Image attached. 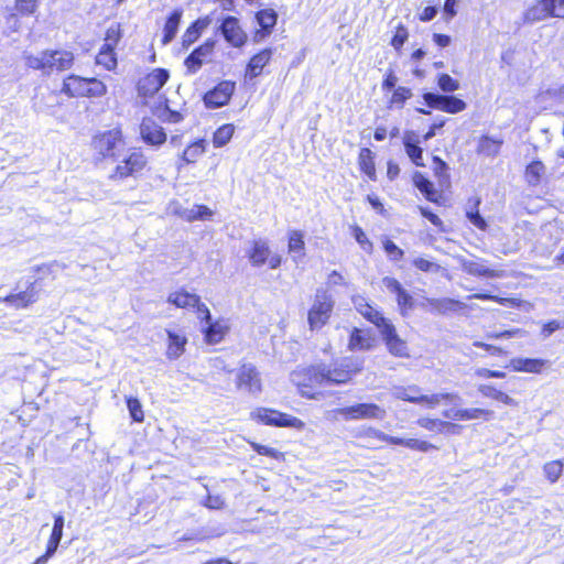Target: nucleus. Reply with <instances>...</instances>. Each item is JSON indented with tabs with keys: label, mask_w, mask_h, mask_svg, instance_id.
<instances>
[{
	"label": "nucleus",
	"mask_w": 564,
	"mask_h": 564,
	"mask_svg": "<svg viewBox=\"0 0 564 564\" xmlns=\"http://www.w3.org/2000/svg\"><path fill=\"white\" fill-rule=\"evenodd\" d=\"M219 31L226 42L234 47H241L247 42V34L241 29L239 20L235 17H225L219 25Z\"/></svg>",
	"instance_id": "15"
},
{
	"label": "nucleus",
	"mask_w": 564,
	"mask_h": 564,
	"mask_svg": "<svg viewBox=\"0 0 564 564\" xmlns=\"http://www.w3.org/2000/svg\"><path fill=\"white\" fill-rule=\"evenodd\" d=\"M167 302L181 308L194 307L196 308L198 318H207L208 321L210 318V312L208 307L200 302L199 296L194 293H189L184 289L170 293Z\"/></svg>",
	"instance_id": "11"
},
{
	"label": "nucleus",
	"mask_w": 564,
	"mask_h": 564,
	"mask_svg": "<svg viewBox=\"0 0 564 564\" xmlns=\"http://www.w3.org/2000/svg\"><path fill=\"white\" fill-rule=\"evenodd\" d=\"M547 18H564V0H540L525 12V20L538 22Z\"/></svg>",
	"instance_id": "9"
},
{
	"label": "nucleus",
	"mask_w": 564,
	"mask_h": 564,
	"mask_svg": "<svg viewBox=\"0 0 564 564\" xmlns=\"http://www.w3.org/2000/svg\"><path fill=\"white\" fill-rule=\"evenodd\" d=\"M127 406L130 413V416L134 422H142L144 420V414L142 410V405L137 398H128Z\"/></svg>",
	"instance_id": "47"
},
{
	"label": "nucleus",
	"mask_w": 564,
	"mask_h": 564,
	"mask_svg": "<svg viewBox=\"0 0 564 564\" xmlns=\"http://www.w3.org/2000/svg\"><path fill=\"white\" fill-rule=\"evenodd\" d=\"M563 463L561 460H552L545 463L543 466V473L545 478L551 482H556L563 473Z\"/></svg>",
	"instance_id": "43"
},
{
	"label": "nucleus",
	"mask_w": 564,
	"mask_h": 564,
	"mask_svg": "<svg viewBox=\"0 0 564 564\" xmlns=\"http://www.w3.org/2000/svg\"><path fill=\"white\" fill-rule=\"evenodd\" d=\"M272 54L273 52L271 48H264L258 54L253 55L247 64L246 77H249L250 79L258 77L262 73L265 65H268L270 62Z\"/></svg>",
	"instance_id": "26"
},
{
	"label": "nucleus",
	"mask_w": 564,
	"mask_h": 564,
	"mask_svg": "<svg viewBox=\"0 0 564 564\" xmlns=\"http://www.w3.org/2000/svg\"><path fill=\"white\" fill-rule=\"evenodd\" d=\"M290 379L299 387L301 394L308 399H317L319 392H314L312 389L317 386H324L321 364L299 368L291 372Z\"/></svg>",
	"instance_id": "4"
},
{
	"label": "nucleus",
	"mask_w": 564,
	"mask_h": 564,
	"mask_svg": "<svg viewBox=\"0 0 564 564\" xmlns=\"http://www.w3.org/2000/svg\"><path fill=\"white\" fill-rule=\"evenodd\" d=\"M270 251L269 243L265 239L253 240L250 249L247 251L251 265L259 268L267 263Z\"/></svg>",
	"instance_id": "24"
},
{
	"label": "nucleus",
	"mask_w": 564,
	"mask_h": 564,
	"mask_svg": "<svg viewBox=\"0 0 564 564\" xmlns=\"http://www.w3.org/2000/svg\"><path fill=\"white\" fill-rule=\"evenodd\" d=\"M420 213L421 215L426 218L432 225L434 226H441L442 225V220L441 218L434 214L433 212H431L427 207H420Z\"/></svg>",
	"instance_id": "61"
},
{
	"label": "nucleus",
	"mask_w": 564,
	"mask_h": 564,
	"mask_svg": "<svg viewBox=\"0 0 564 564\" xmlns=\"http://www.w3.org/2000/svg\"><path fill=\"white\" fill-rule=\"evenodd\" d=\"M467 217L474 226L479 229H485L486 221L478 212H468Z\"/></svg>",
	"instance_id": "63"
},
{
	"label": "nucleus",
	"mask_w": 564,
	"mask_h": 564,
	"mask_svg": "<svg viewBox=\"0 0 564 564\" xmlns=\"http://www.w3.org/2000/svg\"><path fill=\"white\" fill-rule=\"evenodd\" d=\"M205 152V141L198 140L188 145L182 155L185 163H194Z\"/></svg>",
	"instance_id": "42"
},
{
	"label": "nucleus",
	"mask_w": 564,
	"mask_h": 564,
	"mask_svg": "<svg viewBox=\"0 0 564 564\" xmlns=\"http://www.w3.org/2000/svg\"><path fill=\"white\" fill-rule=\"evenodd\" d=\"M412 97V90L408 87L399 86L394 88L390 104L402 108L404 102Z\"/></svg>",
	"instance_id": "45"
},
{
	"label": "nucleus",
	"mask_w": 564,
	"mask_h": 564,
	"mask_svg": "<svg viewBox=\"0 0 564 564\" xmlns=\"http://www.w3.org/2000/svg\"><path fill=\"white\" fill-rule=\"evenodd\" d=\"M170 74L164 68H156L141 78L138 83V91L141 96H153L169 80Z\"/></svg>",
	"instance_id": "16"
},
{
	"label": "nucleus",
	"mask_w": 564,
	"mask_h": 564,
	"mask_svg": "<svg viewBox=\"0 0 564 564\" xmlns=\"http://www.w3.org/2000/svg\"><path fill=\"white\" fill-rule=\"evenodd\" d=\"M370 150L362 149L360 153V166L365 174H367L370 178H373L376 175L375 164L370 158Z\"/></svg>",
	"instance_id": "48"
},
{
	"label": "nucleus",
	"mask_w": 564,
	"mask_h": 564,
	"mask_svg": "<svg viewBox=\"0 0 564 564\" xmlns=\"http://www.w3.org/2000/svg\"><path fill=\"white\" fill-rule=\"evenodd\" d=\"M74 55L69 51L53 50L45 51L46 74L64 72L72 67Z\"/></svg>",
	"instance_id": "20"
},
{
	"label": "nucleus",
	"mask_w": 564,
	"mask_h": 564,
	"mask_svg": "<svg viewBox=\"0 0 564 564\" xmlns=\"http://www.w3.org/2000/svg\"><path fill=\"white\" fill-rule=\"evenodd\" d=\"M62 91L69 97H101L107 93V87L94 77L69 75L64 79Z\"/></svg>",
	"instance_id": "3"
},
{
	"label": "nucleus",
	"mask_w": 564,
	"mask_h": 564,
	"mask_svg": "<svg viewBox=\"0 0 564 564\" xmlns=\"http://www.w3.org/2000/svg\"><path fill=\"white\" fill-rule=\"evenodd\" d=\"M494 149V139L490 137H482L479 140L477 151L480 154L490 155Z\"/></svg>",
	"instance_id": "60"
},
{
	"label": "nucleus",
	"mask_w": 564,
	"mask_h": 564,
	"mask_svg": "<svg viewBox=\"0 0 564 564\" xmlns=\"http://www.w3.org/2000/svg\"><path fill=\"white\" fill-rule=\"evenodd\" d=\"M278 15L272 9L260 10L256 14V20L260 26V30L254 34V41L259 42L263 40L276 23Z\"/></svg>",
	"instance_id": "25"
},
{
	"label": "nucleus",
	"mask_w": 564,
	"mask_h": 564,
	"mask_svg": "<svg viewBox=\"0 0 564 564\" xmlns=\"http://www.w3.org/2000/svg\"><path fill=\"white\" fill-rule=\"evenodd\" d=\"M334 307L332 295L324 289H317L314 303L308 311V324L311 329L324 326L330 317Z\"/></svg>",
	"instance_id": "6"
},
{
	"label": "nucleus",
	"mask_w": 564,
	"mask_h": 564,
	"mask_svg": "<svg viewBox=\"0 0 564 564\" xmlns=\"http://www.w3.org/2000/svg\"><path fill=\"white\" fill-rule=\"evenodd\" d=\"M423 99L430 108L438 109L448 113H458L466 109V102L453 95L425 93L423 95Z\"/></svg>",
	"instance_id": "13"
},
{
	"label": "nucleus",
	"mask_w": 564,
	"mask_h": 564,
	"mask_svg": "<svg viewBox=\"0 0 564 564\" xmlns=\"http://www.w3.org/2000/svg\"><path fill=\"white\" fill-rule=\"evenodd\" d=\"M356 310L370 323L376 325L378 329L382 328V325L388 324L390 321L387 319L378 310L372 307L364 297L357 296L354 299Z\"/></svg>",
	"instance_id": "23"
},
{
	"label": "nucleus",
	"mask_w": 564,
	"mask_h": 564,
	"mask_svg": "<svg viewBox=\"0 0 564 564\" xmlns=\"http://www.w3.org/2000/svg\"><path fill=\"white\" fill-rule=\"evenodd\" d=\"M252 447L259 455L269 456V457H272L275 459H278L282 456V453L273 447H269V446L256 444V443L252 444Z\"/></svg>",
	"instance_id": "59"
},
{
	"label": "nucleus",
	"mask_w": 564,
	"mask_h": 564,
	"mask_svg": "<svg viewBox=\"0 0 564 564\" xmlns=\"http://www.w3.org/2000/svg\"><path fill=\"white\" fill-rule=\"evenodd\" d=\"M379 332L388 347V350L392 355L397 357L409 356L406 343L399 337L395 327L391 322H389L386 325H382V328L379 329Z\"/></svg>",
	"instance_id": "19"
},
{
	"label": "nucleus",
	"mask_w": 564,
	"mask_h": 564,
	"mask_svg": "<svg viewBox=\"0 0 564 564\" xmlns=\"http://www.w3.org/2000/svg\"><path fill=\"white\" fill-rule=\"evenodd\" d=\"M430 311L436 314H447L457 312L465 307V304L454 299H426Z\"/></svg>",
	"instance_id": "28"
},
{
	"label": "nucleus",
	"mask_w": 564,
	"mask_h": 564,
	"mask_svg": "<svg viewBox=\"0 0 564 564\" xmlns=\"http://www.w3.org/2000/svg\"><path fill=\"white\" fill-rule=\"evenodd\" d=\"M181 216L187 221L206 220L213 216V212L205 205H193L184 209Z\"/></svg>",
	"instance_id": "39"
},
{
	"label": "nucleus",
	"mask_w": 564,
	"mask_h": 564,
	"mask_svg": "<svg viewBox=\"0 0 564 564\" xmlns=\"http://www.w3.org/2000/svg\"><path fill=\"white\" fill-rule=\"evenodd\" d=\"M251 415L265 425L293 427L297 430L304 426V423L300 419L273 409L259 408L252 412Z\"/></svg>",
	"instance_id": "8"
},
{
	"label": "nucleus",
	"mask_w": 564,
	"mask_h": 564,
	"mask_svg": "<svg viewBox=\"0 0 564 564\" xmlns=\"http://www.w3.org/2000/svg\"><path fill=\"white\" fill-rule=\"evenodd\" d=\"M386 289L397 295V303L402 316L408 314V311L414 307V300L412 295L402 286V284L394 278L386 276L382 280Z\"/></svg>",
	"instance_id": "17"
},
{
	"label": "nucleus",
	"mask_w": 564,
	"mask_h": 564,
	"mask_svg": "<svg viewBox=\"0 0 564 564\" xmlns=\"http://www.w3.org/2000/svg\"><path fill=\"white\" fill-rule=\"evenodd\" d=\"M140 134L144 143L161 145L166 141L163 128L151 118H144L140 124Z\"/></svg>",
	"instance_id": "21"
},
{
	"label": "nucleus",
	"mask_w": 564,
	"mask_h": 564,
	"mask_svg": "<svg viewBox=\"0 0 564 564\" xmlns=\"http://www.w3.org/2000/svg\"><path fill=\"white\" fill-rule=\"evenodd\" d=\"M417 424L429 431H440L441 427L449 425L447 422H443L436 419L421 417Z\"/></svg>",
	"instance_id": "53"
},
{
	"label": "nucleus",
	"mask_w": 564,
	"mask_h": 564,
	"mask_svg": "<svg viewBox=\"0 0 564 564\" xmlns=\"http://www.w3.org/2000/svg\"><path fill=\"white\" fill-rule=\"evenodd\" d=\"M413 182L427 200L436 202L437 193L430 180H427L422 173L416 172L413 175Z\"/></svg>",
	"instance_id": "38"
},
{
	"label": "nucleus",
	"mask_w": 564,
	"mask_h": 564,
	"mask_svg": "<svg viewBox=\"0 0 564 564\" xmlns=\"http://www.w3.org/2000/svg\"><path fill=\"white\" fill-rule=\"evenodd\" d=\"M122 159L118 160V164L115 169L111 177L113 178H126L132 176L143 170L147 164V159L143 153L139 150L130 151L128 154L122 155Z\"/></svg>",
	"instance_id": "10"
},
{
	"label": "nucleus",
	"mask_w": 564,
	"mask_h": 564,
	"mask_svg": "<svg viewBox=\"0 0 564 564\" xmlns=\"http://www.w3.org/2000/svg\"><path fill=\"white\" fill-rule=\"evenodd\" d=\"M404 150L411 162L416 166H424L423 149L420 147V137L415 131L408 130L403 138Z\"/></svg>",
	"instance_id": "22"
},
{
	"label": "nucleus",
	"mask_w": 564,
	"mask_h": 564,
	"mask_svg": "<svg viewBox=\"0 0 564 564\" xmlns=\"http://www.w3.org/2000/svg\"><path fill=\"white\" fill-rule=\"evenodd\" d=\"M383 249L392 261H400L404 256V251L390 239L383 241Z\"/></svg>",
	"instance_id": "51"
},
{
	"label": "nucleus",
	"mask_w": 564,
	"mask_h": 564,
	"mask_svg": "<svg viewBox=\"0 0 564 564\" xmlns=\"http://www.w3.org/2000/svg\"><path fill=\"white\" fill-rule=\"evenodd\" d=\"M393 398L398 400L408 401L416 404H425L427 408L433 409L438 405L442 401L451 404H456L460 398L454 393H434L425 395L421 393V388L413 384L408 387H393Z\"/></svg>",
	"instance_id": "2"
},
{
	"label": "nucleus",
	"mask_w": 564,
	"mask_h": 564,
	"mask_svg": "<svg viewBox=\"0 0 564 564\" xmlns=\"http://www.w3.org/2000/svg\"><path fill=\"white\" fill-rule=\"evenodd\" d=\"M208 509L219 510L225 506L224 498L220 495L208 494L206 499L202 502Z\"/></svg>",
	"instance_id": "56"
},
{
	"label": "nucleus",
	"mask_w": 564,
	"mask_h": 564,
	"mask_svg": "<svg viewBox=\"0 0 564 564\" xmlns=\"http://www.w3.org/2000/svg\"><path fill=\"white\" fill-rule=\"evenodd\" d=\"M236 88L231 80H223L204 95V104L207 108L215 109L228 104Z\"/></svg>",
	"instance_id": "14"
},
{
	"label": "nucleus",
	"mask_w": 564,
	"mask_h": 564,
	"mask_svg": "<svg viewBox=\"0 0 564 564\" xmlns=\"http://www.w3.org/2000/svg\"><path fill=\"white\" fill-rule=\"evenodd\" d=\"M200 319L206 323L203 330L207 343H219L224 338L227 327L224 326L220 322H213L212 317L209 318V321L207 318Z\"/></svg>",
	"instance_id": "32"
},
{
	"label": "nucleus",
	"mask_w": 564,
	"mask_h": 564,
	"mask_svg": "<svg viewBox=\"0 0 564 564\" xmlns=\"http://www.w3.org/2000/svg\"><path fill=\"white\" fill-rule=\"evenodd\" d=\"M459 0H445L444 3V14L446 15V19H453L456 15V6Z\"/></svg>",
	"instance_id": "64"
},
{
	"label": "nucleus",
	"mask_w": 564,
	"mask_h": 564,
	"mask_svg": "<svg viewBox=\"0 0 564 564\" xmlns=\"http://www.w3.org/2000/svg\"><path fill=\"white\" fill-rule=\"evenodd\" d=\"M344 420H382L387 412L383 408L375 403H357L354 405L336 409L334 411Z\"/></svg>",
	"instance_id": "7"
},
{
	"label": "nucleus",
	"mask_w": 564,
	"mask_h": 564,
	"mask_svg": "<svg viewBox=\"0 0 564 564\" xmlns=\"http://www.w3.org/2000/svg\"><path fill=\"white\" fill-rule=\"evenodd\" d=\"M96 63L98 65H102L108 70H111L117 66V57L112 43H104L96 56Z\"/></svg>",
	"instance_id": "35"
},
{
	"label": "nucleus",
	"mask_w": 564,
	"mask_h": 564,
	"mask_svg": "<svg viewBox=\"0 0 564 564\" xmlns=\"http://www.w3.org/2000/svg\"><path fill=\"white\" fill-rule=\"evenodd\" d=\"M37 299V292L32 282L29 283L26 290L11 293L4 301L15 308L26 307L29 304L34 303Z\"/></svg>",
	"instance_id": "27"
},
{
	"label": "nucleus",
	"mask_w": 564,
	"mask_h": 564,
	"mask_svg": "<svg viewBox=\"0 0 564 564\" xmlns=\"http://www.w3.org/2000/svg\"><path fill=\"white\" fill-rule=\"evenodd\" d=\"M354 237L365 251L369 252L371 250L372 243L369 241L366 234L360 227L354 228Z\"/></svg>",
	"instance_id": "58"
},
{
	"label": "nucleus",
	"mask_w": 564,
	"mask_h": 564,
	"mask_svg": "<svg viewBox=\"0 0 564 564\" xmlns=\"http://www.w3.org/2000/svg\"><path fill=\"white\" fill-rule=\"evenodd\" d=\"M495 399H496V406L498 404L510 405L513 408L517 406V402L512 398H510L508 394H506L501 391H496Z\"/></svg>",
	"instance_id": "62"
},
{
	"label": "nucleus",
	"mask_w": 564,
	"mask_h": 564,
	"mask_svg": "<svg viewBox=\"0 0 564 564\" xmlns=\"http://www.w3.org/2000/svg\"><path fill=\"white\" fill-rule=\"evenodd\" d=\"M64 517L62 514L54 516V524L51 536L47 542L48 553H55L63 536Z\"/></svg>",
	"instance_id": "36"
},
{
	"label": "nucleus",
	"mask_w": 564,
	"mask_h": 564,
	"mask_svg": "<svg viewBox=\"0 0 564 564\" xmlns=\"http://www.w3.org/2000/svg\"><path fill=\"white\" fill-rule=\"evenodd\" d=\"M159 117L165 121V122H170V123H178L183 120V116L181 112L178 111H175V110H171L169 108V106H165V108L163 109V111L159 115Z\"/></svg>",
	"instance_id": "55"
},
{
	"label": "nucleus",
	"mask_w": 564,
	"mask_h": 564,
	"mask_svg": "<svg viewBox=\"0 0 564 564\" xmlns=\"http://www.w3.org/2000/svg\"><path fill=\"white\" fill-rule=\"evenodd\" d=\"M544 172L545 167L543 163L540 161H533L527 166L525 178L530 185H538Z\"/></svg>",
	"instance_id": "41"
},
{
	"label": "nucleus",
	"mask_w": 564,
	"mask_h": 564,
	"mask_svg": "<svg viewBox=\"0 0 564 564\" xmlns=\"http://www.w3.org/2000/svg\"><path fill=\"white\" fill-rule=\"evenodd\" d=\"M348 347L350 350H368L372 347V338L365 330L354 328Z\"/></svg>",
	"instance_id": "34"
},
{
	"label": "nucleus",
	"mask_w": 564,
	"mask_h": 564,
	"mask_svg": "<svg viewBox=\"0 0 564 564\" xmlns=\"http://www.w3.org/2000/svg\"><path fill=\"white\" fill-rule=\"evenodd\" d=\"M235 131V127L232 124L226 123L219 127L213 137V142L216 148H221L226 145L230 139L232 138Z\"/></svg>",
	"instance_id": "40"
},
{
	"label": "nucleus",
	"mask_w": 564,
	"mask_h": 564,
	"mask_svg": "<svg viewBox=\"0 0 564 564\" xmlns=\"http://www.w3.org/2000/svg\"><path fill=\"white\" fill-rule=\"evenodd\" d=\"M413 265L422 272L437 271L440 265L424 258H415Z\"/></svg>",
	"instance_id": "54"
},
{
	"label": "nucleus",
	"mask_w": 564,
	"mask_h": 564,
	"mask_svg": "<svg viewBox=\"0 0 564 564\" xmlns=\"http://www.w3.org/2000/svg\"><path fill=\"white\" fill-rule=\"evenodd\" d=\"M25 65L29 68L42 70L46 74V63H45V51L39 55H32L29 53H24Z\"/></svg>",
	"instance_id": "44"
},
{
	"label": "nucleus",
	"mask_w": 564,
	"mask_h": 564,
	"mask_svg": "<svg viewBox=\"0 0 564 564\" xmlns=\"http://www.w3.org/2000/svg\"><path fill=\"white\" fill-rule=\"evenodd\" d=\"M408 30L404 28V26H399L397 29V32L395 34L393 35V37L391 39V45L399 50L400 47L403 46V44L405 43V41L408 40Z\"/></svg>",
	"instance_id": "57"
},
{
	"label": "nucleus",
	"mask_w": 564,
	"mask_h": 564,
	"mask_svg": "<svg viewBox=\"0 0 564 564\" xmlns=\"http://www.w3.org/2000/svg\"><path fill=\"white\" fill-rule=\"evenodd\" d=\"M237 388L252 395H259L262 391L260 372L252 364H243L237 372Z\"/></svg>",
	"instance_id": "12"
},
{
	"label": "nucleus",
	"mask_w": 564,
	"mask_h": 564,
	"mask_svg": "<svg viewBox=\"0 0 564 564\" xmlns=\"http://www.w3.org/2000/svg\"><path fill=\"white\" fill-rule=\"evenodd\" d=\"M484 414L485 411L481 409H451L443 413L446 419L462 421L478 419Z\"/></svg>",
	"instance_id": "37"
},
{
	"label": "nucleus",
	"mask_w": 564,
	"mask_h": 564,
	"mask_svg": "<svg viewBox=\"0 0 564 564\" xmlns=\"http://www.w3.org/2000/svg\"><path fill=\"white\" fill-rule=\"evenodd\" d=\"M183 11L180 9L174 10L166 19L163 29V44L170 43L176 35Z\"/></svg>",
	"instance_id": "33"
},
{
	"label": "nucleus",
	"mask_w": 564,
	"mask_h": 564,
	"mask_svg": "<svg viewBox=\"0 0 564 564\" xmlns=\"http://www.w3.org/2000/svg\"><path fill=\"white\" fill-rule=\"evenodd\" d=\"M95 151L102 158H110L118 161L124 149L122 133L119 129L108 130L97 137L93 141Z\"/></svg>",
	"instance_id": "5"
},
{
	"label": "nucleus",
	"mask_w": 564,
	"mask_h": 564,
	"mask_svg": "<svg viewBox=\"0 0 564 564\" xmlns=\"http://www.w3.org/2000/svg\"><path fill=\"white\" fill-rule=\"evenodd\" d=\"M437 85L444 93H454L459 88L458 80L454 79L448 74H441L437 79Z\"/></svg>",
	"instance_id": "49"
},
{
	"label": "nucleus",
	"mask_w": 564,
	"mask_h": 564,
	"mask_svg": "<svg viewBox=\"0 0 564 564\" xmlns=\"http://www.w3.org/2000/svg\"><path fill=\"white\" fill-rule=\"evenodd\" d=\"M405 447L419 452H429L430 449L435 448L433 444L417 438H406Z\"/></svg>",
	"instance_id": "52"
},
{
	"label": "nucleus",
	"mask_w": 564,
	"mask_h": 564,
	"mask_svg": "<svg viewBox=\"0 0 564 564\" xmlns=\"http://www.w3.org/2000/svg\"><path fill=\"white\" fill-rule=\"evenodd\" d=\"M303 234L299 230H292L289 234V251L292 253H302L304 250Z\"/></svg>",
	"instance_id": "46"
},
{
	"label": "nucleus",
	"mask_w": 564,
	"mask_h": 564,
	"mask_svg": "<svg viewBox=\"0 0 564 564\" xmlns=\"http://www.w3.org/2000/svg\"><path fill=\"white\" fill-rule=\"evenodd\" d=\"M209 25L208 18H202L194 21L185 31L182 36V45L185 48H188L193 43H195L200 36L202 32Z\"/></svg>",
	"instance_id": "29"
},
{
	"label": "nucleus",
	"mask_w": 564,
	"mask_h": 564,
	"mask_svg": "<svg viewBox=\"0 0 564 564\" xmlns=\"http://www.w3.org/2000/svg\"><path fill=\"white\" fill-rule=\"evenodd\" d=\"M546 361L536 358H516L511 360V365L516 371L530 373H540Z\"/></svg>",
	"instance_id": "31"
},
{
	"label": "nucleus",
	"mask_w": 564,
	"mask_h": 564,
	"mask_svg": "<svg viewBox=\"0 0 564 564\" xmlns=\"http://www.w3.org/2000/svg\"><path fill=\"white\" fill-rule=\"evenodd\" d=\"M40 0H15L17 10L23 15H32L36 12Z\"/></svg>",
	"instance_id": "50"
},
{
	"label": "nucleus",
	"mask_w": 564,
	"mask_h": 564,
	"mask_svg": "<svg viewBox=\"0 0 564 564\" xmlns=\"http://www.w3.org/2000/svg\"><path fill=\"white\" fill-rule=\"evenodd\" d=\"M215 43L213 39L206 40L185 58L184 65L188 74H196L200 69L205 59L213 53Z\"/></svg>",
	"instance_id": "18"
},
{
	"label": "nucleus",
	"mask_w": 564,
	"mask_h": 564,
	"mask_svg": "<svg viewBox=\"0 0 564 564\" xmlns=\"http://www.w3.org/2000/svg\"><path fill=\"white\" fill-rule=\"evenodd\" d=\"M324 386L344 384L362 369V360L355 357H344L332 365L321 364Z\"/></svg>",
	"instance_id": "1"
},
{
	"label": "nucleus",
	"mask_w": 564,
	"mask_h": 564,
	"mask_svg": "<svg viewBox=\"0 0 564 564\" xmlns=\"http://www.w3.org/2000/svg\"><path fill=\"white\" fill-rule=\"evenodd\" d=\"M169 346L166 357L170 360H175L182 356L185 350L187 339L185 336L178 335L172 330H167Z\"/></svg>",
	"instance_id": "30"
}]
</instances>
